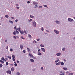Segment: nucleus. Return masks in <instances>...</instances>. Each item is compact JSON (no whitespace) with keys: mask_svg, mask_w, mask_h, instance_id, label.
Masks as SVG:
<instances>
[{"mask_svg":"<svg viewBox=\"0 0 75 75\" xmlns=\"http://www.w3.org/2000/svg\"><path fill=\"white\" fill-rule=\"evenodd\" d=\"M40 51H41V50H40V49H39V50H38V52H40Z\"/></svg>","mask_w":75,"mask_h":75,"instance_id":"nucleus-55","label":"nucleus"},{"mask_svg":"<svg viewBox=\"0 0 75 75\" xmlns=\"http://www.w3.org/2000/svg\"><path fill=\"white\" fill-rule=\"evenodd\" d=\"M27 49L29 52H31V51H30V48L28 47L27 48Z\"/></svg>","mask_w":75,"mask_h":75,"instance_id":"nucleus-15","label":"nucleus"},{"mask_svg":"<svg viewBox=\"0 0 75 75\" xmlns=\"http://www.w3.org/2000/svg\"><path fill=\"white\" fill-rule=\"evenodd\" d=\"M64 65V63L63 62H62L61 63V65L62 66L63 65Z\"/></svg>","mask_w":75,"mask_h":75,"instance_id":"nucleus-25","label":"nucleus"},{"mask_svg":"<svg viewBox=\"0 0 75 75\" xmlns=\"http://www.w3.org/2000/svg\"><path fill=\"white\" fill-rule=\"evenodd\" d=\"M16 74L17 75H20V73H19V72H17L16 73Z\"/></svg>","mask_w":75,"mask_h":75,"instance_id":"nucleus-38","label":"nucleus"},{"mask_svg":"<svg viewBox=\"0 0 75 75\" xmlns=\"http://www.w3.org/2000/svg\"><path fill=\"white\" fill-rule=\"evenodd\" d=\"M4 57H2V58H1V60H2V61H4Z\"/></svg>","mask_w":75,"mask_h":75,"instance_id":"nucleus-24","label":"nucleus"},{"mask_svg":"<svg viewBox=\"0 0 75 75\" xmlns=\"http://www.w3.org/2000/svg\"><path fill=\"white\" fill-rule=\"evenodd\" d=\"M33 5H37V4H38V3L35 1H33Z\"/></svg>","mask_w":75,"mask_h":75,"instance_id":"nucleus-4","label":"nucleus"},{"mask_svg":"<svg viewBox=\"0 0 75 75\" xmlns=\"http://www.w3.org/2000/svg\"><path fill=\"white\" fill-rule=\"evenodd\" d=\"M10 51H13V49L11 48L10 49Z\"/></svg>","mask_w":75,"mask_h":75,"instance_id":"nucleus-43","label":"nucleus"},{"mask_svg":"<svg viewBox=\"0 0 75 75\" xmlns=\"http://www.w3.org/2000/svg\"><path fill=\"white\" fill-rule=\"evenodd\" d=\"M21 38H22V39H23V40H24V39H25V38H24L23 36H21Z\"/></svg>","mask_w":75,"mask_h":75,"instance_id":"nucleus-42","label":"nucleus"},{"mask_svg":"<svg viewBox=\"0 0 75 75\" xmlns=\"http://www.w3.org/2000/svg\"><path fill=\"white\" fill-rule=\"evenodd\" d=\"M7 58H9V59H11V56H8Z\"/></svg>","mask_w":75,"mask_h":75,"instance_id":"nucleus-28","label":"nucleus"},{"mask_svg":"<svg viewBox=\"0 0 75 75\" xmlns=\"http://www.w3.org/2000/svg\"><path fill=\"white\" fill-rule=\"evenodd\" d=\"M33 58L34 59H36V57H33Z\"/></svg>","mask_w":75,"mask_h":75,"instance_id":"nucleus-49","label":"nucleus"},{"mask_svg":"<svg viewBox=\"0 0 75 75\" xmlns=\"http://www.w3.org/2000/svg\"><path fill=\"white\" fill-rule=\"evenodd\" d=\"M3 67V64H0V68H1Z\"/></svg>","mask_w":75,"mask_h":75,"instance_id":"nucleus-35","label":"nucleus"},{"mask_svg":"<svg viewBox=\"0 0 75 75\" xmlns=\"http://www.w3.org/2000/svg\"><path fill=\"white\" fill-rule=\"evenodd\" d=\"M12 60L13 61H15V59L14 58H13Z\"/></svg>","mask_w":75,"mask_h":75,"instance_id":"nucleus-45","label":"nucleus"},{"mask_svg":"<svg viewBox=\"0 0 75 75\" xmlns=\"http://www.w3.org/2000/svg\"><path fill=\"white\" fill-rule=\"evenodd\" d=\"M27 3H28V4H29L30 3V2L29 1H27Z\"/></svg>","mask_w":75,"mask_h":75,"instance_id":"nucleus-56","label":"nucleus"},{"mask_svg":"<svg viewBox=\"0 0 75 75\" xmlns=\"http://www.w3.org/2000/svg\"><path fill=\"white\" fill-rule=\"evenodd\" d=\"M66 74H69V72L68 71L66 72Z\"/></svg>","mask_w":75,"mask_h":75,"instance_id":"nucleus-64","label":"nucleus"},{"mask_svg":"<svg viewBox=\"0 0 75 75\" xmlns=\"http://www.w3.org/2000/svg\"><path fill=\"white\" fill-rule=\"evenodd\" d=\"M23 52L24 53H25V50H23Z\"/></svg>","mask_w":75,"mask_h":75,"instance_id":"nucleus-53","label":"nucleus"},{"mask_svg":"<svg viewBox=\"0 0 75 75\" xmlns=\"http://www.w3.org/2000/svg\"><path fill=\"white\" fill-rule=\"evenodd\" d=\"M16 32L17 34H19V32H18V31L16 30Z\"/></svg>","mask_w":75,"mask_h":75,"instance_id":"nucleus-23","label":"nucleus"},{"mask_svg":"<svg viewBox=\"0 0 75 75\" xmlns=\"http://www.w3.org/2000/svg\"><path fill=\"white\" fill-rule=\"evenodd\" d=\"M16 8L17 9H18V10L19 9H20V7H16Z\"/></svg>","mask_w":75,"mask_h":75,"instance_id":"nucleus-48","label":"nucleus"},{"mask_svg":"<svg viewBox=\"0 0 75 75\" xmlns=\"http://www.w3.org/2000/svg\"><path fill=\"white\" fill-rule=\"evenodd\" d=\"M37 41H40V39H37Z\"/></svg>","mask_w":75,"mask_h":75,"instance_id":"nucleus-51","label":"nucleus"},{"mask_svg":"<svg viewBox=\"0 0 75 75\" xmlns=\"http://www.w3.org/2000/svg\"><path fill=\"white\" fill-rule=\"evenodd\" d=\"M24 33H25V34H27V31L26 30H24Z\"/></svg>","mask_w":75,"mask_h":75,"instance_id":"nucleus-36","label":"nucleus"},{"mask_svg":"<svg viewBox=\"0 0 75 75\" xmlns=\"http://www.w3.org/2000/svg\"><path fill=\"white\" fill-rule=\"evenodd\" d=\"M40 47H44V45H43L41 44L40 45Z\"/></svg>","mask_w":75,"mask_h":75,"instance_id":"nucleus-27","label":"nucleus"},{"mask_svg":"<svg viewBox=\"0 0 75 75\" xmlns=\"http://www.w3.org/2000/svg\"><path fill=\"white\" fill-rule=\"evenodd\" d=\"M61 53L60 52H59V53H57L56 54V55L57 56H60L61 55Z\"/></svg>","mask_w":75,"mask_h":75,"instance_id":"nucleus-12","label":"nucleus"},{"mask_svg":"<svg viewBox=\"0 0 75 75\" xmlns=\"http://www.w3.org/2000/svg\"><path fill=\"white\" fill-rule=\"evenodd\" d=\"M20 47L21 50H23V45H21Z\"/></svg>","mask_w":75,"mask_h":75,"instance_id":"nucleus-7","label":"nucleus"},{"mask_svg":"<svg viewBox=\"0 0 75 75\" xmlns=\"http://www.w3.org/2000/svg\"><path fill=\"white\" fill-rule=\"evenodd\" d=\"M7 74H9L10 75L11 74V71H10V70H8V71H7L6 72Z\"/></svg>","mask_w":75,"mask_h":75,"instance_id":"nucleus-5","label":"nucleus"},{"mask_svg":"<svg viewBox=\"0 0 75 75\" xmlns=\"http://www.w3.org/2000/svg\"><path fill=\"white\" fill-rule=\"evenodd\" d=\"M29 17L31 18H34V16H32V15H30V16Z\"/></svg>","mask_w":75,"mask_h":75,"instance_id":"nucleus-16","label":"nucleus"},{"mask_svg":"<svg viewBox=\"0 0 75 75\" xmlns=\"http://www.w3.org/2000/svg\"><path fill=\"white\" fill-rule=\"evenodd\" d=\"M18 31H20V32L21 31V28H18Z\"/></svg>","mask_w":75,"mask_h":75,"instance_id":"nucleus-33","label":"nucleus"},{"mask_svg":"<svg viewBox=\"0 0 75 75\" xmlns=\"http://www.w3.org/2000/svg\"><path fill=\"white\" fill-rule=\"evenodd\" d=\"M39 8H42V6H39Z\"/></svg>","mask_w":75,"mask_h":75,"instance_id":"nucleus-40","label":"nucleus"},{"mask_svg":"<svg viewBox=\"0 0 75 75\" xmlns=\"http://www.w3.org/2000/svg\"><path fill=\"white\" fill-rule=\"evenodd\" d=\"M59 59H58L57 60H56L55 61V63H57V62H59Z\"/></svg>","mask_w":75,"mask_h":75,"instance_id":"nucleus-14","label":"nucleus"},{"mask_svg":"<svg viewBox=\"0 0 75 75\" xmlns=\"http://www.w3.org/2000/svg\"><path fill=\"white\" fill-rule=\"evenodd\" d=\"M9 22L11 24H13V23H14V22L11 21H9Z\"/></svg>","mask_w":75,"mask_h":75,"instance_id":"nucleus-17","label":"nucleus"},{"mask_svg":"<svg viewBox=\"0 0 75 75\" xmlns=\"http://www.w3.org/2000/svg\"><path fill=\"white\" fill-rule=\"evenodd\" d=\"M55 22H56V23H57V24H60V23H61L60 22V21H56Z\"/></svg>","mask_w":75,"mask_h":75,"instance_id":"nucleus-6","label":"nucleus"},{"mask_svg":"<svg viewBox=\"0 0 75 75\" xmlns=\"http://www.w3.org/2000/svg\"><path fill=\"white\" fill-rule=\"evenodd\" d=\"M33 27H36L37 25L36 24V23L35 22V21H33Z\"/></svg>","mask_w":75,"mask_h":75,"instance_id":"nucleus-3","label":"nucleus"},{"mask_svg":"<svg viewBox=\"0 0 75 75\" xmlns=\"http://www.w3.org/2000/svg\"><path fill=\"white\" fill-rule=\"evenodd\" d=\"M13 38H14V39H16L17 38H16V37L15 36H13Z\"/></svg>","mask_w":75,"mask_h":75,"instance_id":"nucleus-44","label":"nucleus"},{"mask_svg":"<svg viewBox=\"0 0 75 75\" xmlns=\"http://www.w3.org/2000/svg\"><path fill=\"white\" fill-rule=\"evenodd\" d=\"M65 50V47H63L62 49V51H64V50Z\"/></svg>","mask_w":75,"mask_h":75,"instance_id":"nucleus-32","label":"nucleus"},{"mask_svg":"<svg viewBox=\"0 0 75 75\" xmlns=\"http://www.w3.org/2000/svg\"><path fill=\"white\" fill-rule=\"evenodd\" d=\"M4 61H5V62H6V61H7V60H6V59H4Z\"/></svg>","mask_w":75,"mask_h":75,"instance_id":"nucleus-57","label":"nucleus"},{"mask_svg":"<svg viewBox=\"0 0 75 75\" xmlns=\"http://www.w3.org/2000/svg\"><path fill=\"white\" fill-rule=\"evenodd\" d=\"M30 61L32 62H34V60L32 59H30Z\"/></svg>","mask_w":75,"mask_h":75,"instance_id":"nucleus-11","label":"nucleus"},{"mask_svg":"<svg viewBox=\"0 0 75 75\" xmlns=\"http://www.w3.org/2000/svg\"><path fill=\"white\" fill-rule=\"evenodd\" d=\"M41 69L42 71H43V70H44V68H43V67H41Z\"/></svg>","mask_w":75,"mask_h":75,"instance_id":"nucleus-47","label":"nucleus"},{"mask_svg":"<svg viewBox=\"0 0 75 75\" xmlns=\"http://www.w3.org/2000/svg\"><path fill=\"white\" fill-rule=\"evenodd\" d=\"M16 26H15L14 27V29H15V30H16Z\"/></svg>","mask_w":75,"mask_h":75,"instance_id":"nucleus-60","label":"nucleus"},{"mask_svg":"<svg viewBox=\"0 0 75 75\" xmlns=\"http://www.w3.org/2000/svg\"><path fill=\"white\" fill-rule=\"evenodd\" d=\"M20 33L21 34H24V31H20Z\"/></svg>","mask_w":75,"mask_h":75,"instance_id":"nucleus-19","label":"nucleus"},{"mask_svg":"<svg viewBox=\"0 0 75 75\" xmlns=\"http://www.w3.org/2000/svg\"><path fill=\"white\" fill-rule=\"evenodd\" d=\"M61 62H59L56 63V65H60V64H61Z\"/></svg>","mask_w":75,"mask_h":75,"instance_id":"nucleus-9","label":"nucleus"},{"mask_svg":"<svg viewBox=\"0 0 75 75\" xmlns=\"http://www.w3.org/2000/svg\"><path fill=\"white\" fill-rule=\"evenodd\" d=\"M35 8H37L38 7V5H36L35 6Z\"/></svg>","mask_w":75,"mask_h":75,"instance_id":"nucleus-39","label":"nucleus"},{"mask_svg":"<svg viewBox=\"0 0 75 75\" xmlns=\"http://www.w3.org/2000/svg\"><path fill=\"white\" fill-rule=\"evenodd\" d=\"M67 20L68 21L70 22V23H72V22H74V21L73 19L70 18H68Z\"/></svg>","mask_w":75,"mask_h":75,"instance_id":"nucleus-1","label":"nucleus"},{"mask_svg":"<svg viewBox=\"0 0 75 75\" xmlns=\"http://www.w3.org/2000/svg\"><path fill=\"white\" fill-rule=\"evenodd\" d=\"M16 6H19L18 4H16Z\"/></svg>","mask_w":75,"mask_h":75,"instance_id":"nucleus-59","label":"nucleus"},{"mask_svg":"<svg viewBox=\"0 0 75 75\" xmlns=\"http://www.w3.org/2000/svg\"><path fill=\"white\" fill-rule=\"evenodd\" d=\"M12 58H15V56L14 55V54H12Z\"/></svg>","mask_w":75,"mask_h":75,"instance_id":"nucleus-30","label":"nucleus"},{"mask_svg":"<svg viewBox=\"0 0 75 75\" xmlns=\"http://www.w3.org/2000/svg\"><path fill=\"white\" fill-rule=\"evenodd\" d=\"M43 6H44L45 7H46V8H48V6H47V5H44Z\"/></svg>","mask_w":75,"mask_h":75,"instance_id":"nucleus-18","label":"nucleus"},{"mask_svg":"<svg viewBox=\"0 0 75 75\" xmlns=\"http://www.w3.org/2000/svg\"><path fill=\"white\" fill-rule=\"evenodd\" d=\"M15 21H16V22H17V21H18V19H16L15 20Z\"/></svg>","mask_w":75,"mask_h":75,"instance_id":"nucleus-58","label":"nucleus"},{"mask_svg":"<svg viewBox=\"0 0 75 75\" xmlns=\"http://www.w3.org/2000/svg\"><path fill=\"white\" fill-rule=\"evenodd\" d=\"M0 62H1L2 64H4V61H2L1 60H0Z\"/></svg>","mask_w":75,"mask_h":75,"instance_id":"nucleus-29","label":"nucleus"},{"mask_svg":"<svg viewBox=\"0 0 75 75\" xmlns=\"http://www.w3.org/2000/svg\"><path fill=\"white\" fill-rule=\"evenodd\" d=\"M41 30L42 31H44V28L42 27L41 28Z\"/></svg>","mask_w":75,"mask_h":75,"instance_id":"nucleus-41","label":"nucleus"},{"mask_svg":"<svg viewBox=\"0 0 75 75\" xmlns=\"http://www.w3.org/2000/svg\"><path fill=\"white\" fill-rule=\"evenodd\" d=\"M14 65L15 66V67H17V64H14Z\"/></svg>","mask_w":75,"mask_h":75,"instance_id":"nucleus-52","label":"nucleus"},{"mask_svg":"<svg viewBox=\"0 0 75 75\" xmlns=\"http://www.w3.org/2000/svg\"><path fill=\"white\" fill-rule=\"evenodd\" d=\"M16 62H17V63H19V61H18V60H17V61H16Z\"/></svg>","mask_w":75,"mask_h":75,"instance_id":"nucleus-54","label":"nucleus"},{"mask_svg":"<svg viewBox=\"0 0 75 75\" xmlns=\"http://www.w3.org/2000/svg\"><path fill=\"white\" fill-rule=\"evenodd\" d=\"M14 70V67H12L11 68V71H12V72H13Z\"/></svg>","mask_w":75,"mask_h":75,"instance_id":"nucleus-13","label":"nucleus"},{"mask_svg":"<svg viewBox=\"0 0 75 75\" xmlns=\"http://www.w3.org/2000/svg\"><path fill=\"white\" fill-rule=\"evenodd\" d=\"M73 73H69L68 74V75H73Z\"/></svg>","mask_w":75,"mask_h":75,"instance_id":"nucleus-34","label":"nucleus"},{"mask_svg":"<svg viewBox=\"0 0 75 75\" xmlns=\"http://www.w3.org/2000/svg\"><path fill=\"white\" fill-rule=\"evenodd\" d=\"M29 55L30 57H31V58H33V57H34V56H33V55L31 53L29 54Z\"/></svg>","mask_w":75,"mask_h":75,"instance_id":"nucleus-10","label":"nucleus"},{"mask_svg":"<svg viewBox=\"0 0 75 75\" xmlns=\"http://www.w3.org/2000/svg\"><path fill=\"white\" fill-rule=\"evenodd\" d=\"M29 20V21H30V22H31V21H32V19H28Z\"/></svg>","mask_w":75,"mask_h":75,"instance_id":"nucleus-37","label":"nucleus"},{"mask_svg":"<svg viewBox=\"0 0 75 75\" xmlns=\"http://www.w3.org/2000/svg\"><path fill=\"white\" fill-rule=\"evenodd\" d=\"M54 33H55L56 34H57L59 35V31H58V30H54Z\"/></svg>","mask_w":75,"mask_h":75,"instance_id":"nucleus-2","label":"nucleus"},{"mask_svg":"<svg viewBox=\"0 0 75 75\" xmlns=\"http://www.w3.org/2000/svg\"><path fill=\"white\" fill-rule=\"evenodd\" d=\"M46 31H47V32H49V30H46Z\"/></svg>","mask_w":75,"mask_h":75,"instance_id":"nucleus-61","label":"nucleus"},{"mask_svg":"<svg viewBox=\"0 0 75 75\" xmlns=\"http://www.w3.org/2000/svg\"><path fill=\"white\" fill-rule=\"evenodd\" d=\"M8 46H7L6 47V49H8Z\"/></svg>","mask_w":75,"mask_h":75,"instance_id":"nucleus-63","label":"nucleus"},{"mask_svg":"<svg viewBox=\"0 0 75 75\" xmlns=\"http://www.w3.org/2000/svg\"><path fill=\"white\" fill-rule=\"evenodd\" d=\"M6 65H8V62H7L6 63Z\"/></svg>","mask_w":75,"mask_h":75,"instance_id":"nucleus-46","label":"nucleus"},{"mask_svg":"<svg viewBox=\"0 0 75 75\" xmlns=\"http://www.w3.org/2000/svg\"><path fill=\"white\" fill-rule=\"evenodd\" d=\"M38 54L39 55H42V54L40 52H38Z\"/></svg>","mask_w":75,"mask_h":75,"instance_id":"nucleus-21","label":"nucleus"},{"mask_svg":"<svg viewBox=\"0 0 75 75\" xmlns=\"http://www.w3.org/2000/svg\"><path fill=\"white\" fill-rule=\"evenodd\" d=\"M41 49L42 51H43V52H45V50L44 48H42Z\"/></svg>","mask_w":75,"mask_h":75,"instance_id":"nucleus-8","label":"nucleus"},{"mask_svg":"<svg viewBox=\"0 0 75 75\" xmlns=\"http://www.w3.org/2000/svg\"><path fill=\"white\" fill-rule=\"evenodd\" d=\"M5 17L6 18H8V15H6Z\"/></svg>","mask_w":75,"mask_h":75,"instance_id":"nucleus-22","label":"nucleus"},{"mask_svg":"<svg viewBox=\"0 0 75 75\" xmlns=\"http://www.w3.org/2000/svg\"><path fill=\"white\" fill-rule=\"evenodd\" d=\"M60 75H65V74L64 73H62Z\"/></svg>","mask_w":75,"mask_h":75,"instance_id":"nucleus-50","label":"nucleus"},{"mask_svg":"<svg viewBox=\"0 0 75 75\" xmlns=\"http://www.w3.org/2000/svg\"><path fill=\"white\" fill-rule=\"evenodd\" d=\"M28 37L29 38H31V35H30V34L28 35Z\"/></svg>","mask_w":75,"mask_h":75,"instance_id":"nucleus-26","label":"nucleus"},{"mask_svg":"<svg viewBox=\"0 0 75 75\" xmlns=\"http://www.w3.org/2000/svg\"><path fill=\"white\" fill-rule=\"evenodd\" d=\"M13 34H14V35H16V32L15 31L13 32Z\"/></svg>","mask_w":75,"mask_h":75,"instance_id":"nucleus-31","label":"nucleus"},{"mask_svg":"<svg viewBox=\"0 0 75 75\" xmlns=\"http://www.w3.org/2000/svg\"><path fill=\"white\" fill-rule=\"evenodd\" d=\"M63 69H64V70H65V71H67V69H68L66 67H63Z\"/></svg>","mask_w":75,"mask_h":75,"instance_id":"nucleus-20","label":"nucleus"},{"mask_svg":"<svg viewBox=\"0 0 75 75\" xmlns=\"http://www.w3.org/2000/svg\"><path fill=\"white\" fill-rule=\"evenodd\" d=\"M11 18H12V19H13V18H14V17H11Z\"/></svg>","mask_w":75,"mask_h":75,"instance_id":"nucleus-62","label":"nucleus"}]
</instances>
